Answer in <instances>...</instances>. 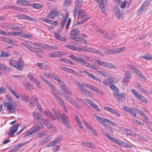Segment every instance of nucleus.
Instances as JSON below:
<instances>
[{"instance_id":"c85d7f7f","label":"nucleus","mask_w":152,"mask_h":152,"mask_svg":"<svg viewBox=\"0 0 152 152\" xmlns=\"http://www.w3.org/2000/svg\"><path fill=\"white\" fill-rule=\"evenodd\" d=\"M36 65L37 66L41 69L46 70L49 68V66L48 65L44 63H37Z\"/></svg>"},{"instance_id":"412c9836","label":"nucleus","mask_w":152,"mask_h":152,"mask_svg":"<svg viewBox=\"0 0 152 152\" xmlns=\"http://www.w3.org/2000/svg\"><path fill=\"white\" fill-rule=\"evenodd\" d=\"M86 104L87 103H89L90 105L94 108L96 109V111H100L101 110L97 106L96 104H94V102L88 99H86Z\"/></svg>"},{"instance_id":"c03bdc74","label":"nucleus","mask_w":152,"mask_h":152,"mask_svg":"<svg viewBox=\"0 0 152 152\" xmlns=\"http://www.w3.org/2000/svg\"><path fill=\"white\" fill-rule=\"evenodd\" d=\"M110 83H116L118 81V79L115 77L109 78Z\"/></svg>"},{"instance_id":"052dcab7","label":"nucleus","mask_w":152,"mask_h":152,"mask_svg":"<svg viewBox=\"0 0 152 152\" xmlns=\"http://www.w3.org/2000/svg\"><path fill=\"white\" fill-rule=\"evenodd\" d=\"M139 114L141 115L142 117L145 120H147L148 119V118L147 116L143 112L140 111V110L139 113H138Z\"/></svg>"},{"instance_id":"a878e982","label":"nucleus","mask_w":152,"mask_h":152,"mask_svg":"<svg viewBox=\"0 0 152 152\" xmlns=\"http://www.w3.org/2000/svg\"><path fill=\"white\" fill-rule=\"evenodd\" d=\"M53 36L57 40L62 41H66L65 38L62 37L60 34L56 32L54 33Z\"/></svg>"},{"instance_id":"5fc2aeb1","label":"nucleus","mask_w":152,"mask_h":152,"mask_svg":"<svg viewBox=\"0 0 152 152\" xmlns=\"http://www.w3.org/2000/svg\"><path fill=\"white\" fill-rule=\"evenodd\" d=\"M10 29L13 30H20V28L19 26L15 25L13 24H10Z\"/></svg>"},{"instance_id":"0eeeda50","label":"nucleus","mask_w":152,"mask_h":152,"mask_svg":"<svg viewBox=\"0 0 152 152\" xmlns=\"http://www.w3.org/2000/svg\"><path fill=\"white\" fill-rule=\"evenodd\" d=\"M79 30L78 29L75 28L72 29L71 32V39L75 40V41L80 43H85L87 42V41L82 38L80 37H74L79 34Z\"/></svg>"},{"instance_id":"a18cd8bd","label":"nucleus","mask_w":152,"mask_h":152,"mask_svg":"<svg viewBox=\"0 0 152 152\" xmlns=\"http://www.w3.org/2000/svg\"><path fill=\"white\" fill-rule=\"evenodd\" d=\"M72 2L71 0H65L63 4L64 7H68L71 5Z\"/></svg>"},{"instance_id":"37998d69","label":"nucleus","mask_w":152,"mask_h":152,"mask_svg":"<svg viewBox=\"0 0 152 152\" xmlns=\"http://www.w3.org/2000/svg\"><path fill=\"white\" fill-rule=\"evenodd\" d=\"M9 54L7 52L1 51L0 56L1 57L6 58L9 57Z\"/></svg>"},{"instance_id":"c9c22d12","label":"nucleus","mask_w":152,"mask_h":152,"mask_svg":"<svg viewBox=\"0 0 152 152\" xmlns=\"http://www.w3.org/2000/svg\"><path fill=\"white\" fill-rule=\"evenodd\" d=\"M14 10L17 11L23 12H27L28 10V8L26 7L21 8L17 7H14Z\"/></svg>"},{"instance_id":"4c0bfd02","label":"nucleus","mask_w":152,"mask_h":152,"mask_svg":"<svg viewBox=\"0 0 152 152\" xmlns=\"http://www.w3.org/2000/svg\"><path fill=\"white\" fill-rule=\"evenodd\" d=\"M85 98V99H83L78 98H76L75 99L76 101L79 104H83L85 105H86V99Z\"/></svg>"},{"instance_id":"49530a36","label":"nucleus","mask_w":152,"mask_h":152,"mask_svg":"<svg viewBox=\"0 0 152 152\" xmlns=\"http://www.w3.org/2000/svg\"><path fill=\"white\" fill-rule=\"evenodd\" d=\"M96 118H97L101 122H104L108 123L110 121V120L106 118H104L102 117L100 118V117L99 116H96Z\"/></svg>"},{"instance_id":"6e6d98bb","label":"nucleus","mask_w":152,"mask_h":152,"mask_svg":"<svg viewBox=\"0 0 152 152\" xmlns=\"http://www.w3.org/2000/svg\"><path fill=\"white\" fill-rule=\"evenodd\" d=\"M34 100L36 103V105L37 108L39 111H41L42 110V108L41 107L40 104L38 102L37 99L36 98H34Z\"/></svg>"},{"instance_id":"f704fd0d","label":"nucleus","mask_w":152,"mask_h":152,"mask_svg":"<svg viewBox=\"0 0 152 152\" xmlns=\"http://www.w3.org/2000/svg\"><path fill=\"white\" fill-rule=\"evenodd\" d=\"M102 35V36L106 39H112V37L108 34L106 31H101Z\"/></svg>"},{"instance_id":"4d7b16f0","label":"nucleus","mask_w":152,"mask_h":152,"mask_svg":"<svg viewBox=\"0 0 152 152\" xmlns=\"http://www.w3.org/2000/svg\"><path fill=\"white\" fill-rule=\"evenodd\" d=\"M146 8L143 6L142 5L140 8L137 11V14L139 15H140Z\"/></svg>"},{"instance_id":"aec40b11","label":"nucleus","mask_w":152,"mask_h":152,"mask_svg":"<svg viewBox=\"0 0 152 152\" xmlns=\"http://www.w3.org/2000/svg\"><path fill=\"white\" fill-rule=\"evenodd\" d=\"M59 69L67 72L72 73L75 75H77V72L75 70L67 67L60 66L59 67Z\"/></svg>"},{"instance_id":"a19ab883","label":"nucleus","mask_w":152,"mask_h":152,"mask_svg":"<svg viewBox=\"0 0 152 152\" xmlns=\"http://www.w3.org/2000/svg\"><path fill=\"white\" fill-rule=\"evenodd\" d=\"M8 89L9 92L12 94L16 98H19V96L16 94V92H15L13 89H12L9 86L8 87Z\"/></svg>"},{"instance_id":"39448f33","label":"nucleus","mask_w":152,"mask_h":152,"mask_svg":"<svg viewBox=\"0 0 152 152\" xmlns=\"http://www.w3.org/2000/svg\"><path fill=\"white\" fill-rule=\"evenodd\" d=\"M9 63L11 66L20 71L23 70L25 66V63L23 60L20 58L18 60L10 59L9 60Z\"/></svg>"},{"instance_id":"f257e3e1","label":"nucleus","mask_w":152,"mask_h":152,"mask_svg":"<svg viewBox=\"0 0 152 152\" xmlns=\"http://www.w3.org/2000/svg\"><path fill=\"white\" fill-rule=\"evenodd\" d=\"M52 110L53 112L54 115L49 111H45L44 114L50 118H52L54 120H56L59 118L61 116V119L63 123L67 129L70 130V127L69 124V121L67 116L64 114H62L61 115L60 113L57 110L53 109Z\"/></svg>"},{"instance_id":"cd10ccee","label":"nucleus","mask_w":152,"mask_h":152,"mask_svg":"<svg viewBox=\"0 0 152 152\" xmlns=\"http://www.w3.org/2000/svg\"><path fill=\"white\" fill-rule=\"evenodd\" d=\"M43 74L46 77L50 79H53L56 80L58 79V77L56 75L53 73L45 72Z\"/></svg>"},{"instance_id":"b1692460","label":"nucleus","mask_w":152,"mask_h":152,"mask_svg":"<svg viewBox=\"0 0 152 152\" xmlns=\"http://www.w3.org/2000/svg\"><path fill=\"white\" fill-rule=\"evenodd\" d=\"M95 1L99 3V5L102 12L103 14L105 13V10L104 8V5L103 1L102 0H94Z\"/></svg>"},{"instance_id":"f8f14e48","label":"nucleus","mask_w":152,"mask_h":152,"mask_svg":"<svg viewBox=\"0 0 152 152\" xmlns=\"http://www.w3.org/2000/svg\"><path fill=\"white\" fill-rule=\"evenodd\" d=\"M113 13L115 16L118 19L121 18L123 15V13L121 10L119 8L115 7L113 10Z\"/></svg>"},{"instance_id":"3c124183","label":"nucleus","mask_w":152,"mask_h":152,"mask_svg":"<svg viewBox=\"0 0 152 152\" xmlns=\"http://www.w3.org/2000/svg\"><path fill=\"white\" fill-rule=\"evenodd\" d=\"M32 7L34 8L39 9L42 7V5L38 3L33 4L32 5Z\"/></svg>"},{"instance_id":"603ef678","label":"nucleus","mask_w":152,"mask_h":152,"mask_svg":"<svg viewBox=\"0 0 152 152\" xmlns=\"http://www.w3.org/2000/svg\"><path fill=\"white\" fill-rule=\"evenodd\" d=\"M81 144L89 148H92L93 146V144H91L87 142H83Z\"/></svg>"},{"instance_id":"6ab92c4d","label":"nucleus","mask_w":152,"mask_h":152,"mask_svg":"<svg viewBox=\"0 0 152 152\" xmlns=\"http://www.w3.org/2000/svg\"><path fill=\"white\" fill-rule=\"evenodd\" d=\"M83 72L85 73L89 77L91 78V79L96 80V81L99 82V83H101L100 80L97 77L95 76L93 74L85 70H83Z\"/></svg>"},{"instance_id":"58836bf2","label":"nucleus","mask_w":152,"mask_h":152,"mask_svg":"<svg viewBox=\"0 0 152 152\" xmlns=\"http://www.w3.org/2000/svg\"><path fill=\"white\" fill-rule=\"evenodd\" d=\"M10 69L9 67H7L6 66L3 64H0V70L1 71H8Z\"/></svg>"},{"instance_id":"7c9ffc66","label":"nucleus","mask_w":152,"mask_h":152,"mask_svg":"<svg viewBox=\"0 0 152 152\" xmlns=\"http://www.w3.org/2000/svg\"><path fill=\"white\" fill-rule=\"evenodd\" d=\"M57 11L56 10H52L47 15L46 17L48 18L53 19L55 17H56Z\"/></svg>"},{"instance_id":"8fccbe9b","label":"nucleus","mask_w":152,"mask_h":152,"mask_svg":"<svg viewBox=\"0 0 152 152\" xmlns=\"http://www.w3.org/2000/svg\"><path fill=\"white\" fill-rule=\"evenodd\" d=\"M50 140V137H47L43 140L41 141L40 142V144L43 145L45 143L48 142Z\"/></svg>"},{"instance_id":"de8ad7c7","label":"nucleus","mask_w":152,"mask_h":152,"mask_svg":"<svg viewBox=\"0 0 152 152\" xmlns=\"http://www.w3.org/2000/svg\"><path fill=\"white\" fill-rule=\"evenodd\" d=\"M55 57H59L65 54L64 53L61 51L54 52Z\"/></svg>"},{"instance_id":"c756f323","label":"nucleus","mask_w":152,"mask_h":152,"mask_svg":"<svg viewBox=\"0 0 152 152\" xmlns=\"http://www.w3.org/2000/svg\"><path fill=\"white\" fill-rule=\"evenodd\" d=\"M126 47H123L120 48H117L113 49V54H118L124 51Z\"/></svg>"},{"instance_id":"ea45409f","label":"nucleus","mask_w":152,"mask_h":152,"mask_svg":"<svg viewBox=\"0 0 152 152\" xmlns=\"http://www.w3.org/2000/svg\"><path fill=\"white\" fill-rule=\"evenodd\" d=\"M8 89L9 92L12 94L16 98H19V96L16 94V92H15L13 89H12L9 86L8 87Z\"/></svg>"},{"instance_id":"393cba45","label":"nucleus","mask_w":152,"mask_h":152,"mask_svg":"<svg viewBox=\"0 0 152 152\" xmlns=\"http://www.w3.org/2000/svg\"><path fill=\"white\" fill-rule=\"evenodd\" d=\"M41 47V48L48 50H57L58 48V47L57 46H53L44 44H42Z\"/></svg>"},{"instance_id":"dca6fc26","label":"nucleus","mask_w":152,"mask_h":152,"mask_svg":"<svg viewBox=\"0 0 152 152\" xmlns=\"http://www.w3.org/2000/svg\"><path fill=\"white\" fill-rule=\"evenodd\" d=\"M43 127L42 124H38L37 123H35L33 124V127L31 128V132L33 134L35 132L39 131Z\"/></svg>"},{"instance_id":"20e7f679","label":"nucleus","mask_w":152,"mask_h":152,"mask_svg":"<svg viewBox=\"0 0 152 152\" xmlns=\"http://www.w3.org/2000/svg\"><path fill=\"white\" fill-rule=\"evenodd\" d=\"M33 117L34 119L37 121H39L40 122H43V123L47 126L50 131L52 132H55L56 131L55 128L53 125L49 122L47 120L43 119L40 115L38 113H34L33 114Z\"/></svg>"},{"instance_id":"4be33fe9","label":"nucleus","mask_w":152,"mask_h":152,"mask_svg":"<svg viewBox=\"0 0 152 152\" xmlns=\"http://www.w3.org/2000/svg\"><path fill=\"white\" fill-rule=\"evenodd\" d=\"M16 3L19 5L21 6H31L29 2L25 0H18Z\"/></svg>"},{"instance_id":"2eb2a0df","label":"nucleus","mask_w":152,"mask_h":152,"mask_svg":"<svg viewBox=\"0 0 152 152\" xmlns=\"http://www.w3.org/2000/svg\"><path fill=\"white\" fill-rule=\"evenodd\" d=\"M84 51L95 53L101 56H103L102 53L100 51L89 47H85L84 48Z\"/></svg>"},{"instance_id":"864d4df0","label":"nucleus","mask_w":152,"mask_h":152,"mask_svg":"<svg viewBox=\"0 0 152 152\" xmlns=\"http://www.w3.org/2000/svg\"><path fill=\"white\" fill-rule=\"evenodd\" d=\"M104 52L107 54H113V50L109 49L107 48H104Z\"/></svg>"},{"instance_id":"13d9d810","label":"nucleus","mask_w":152,"mask_h":152,"mask_svg":"<svg viewBox=\"0 0 152 152\" xmlns=\"http://www.w3.org/2000/svg\"><path fill=\"white\" fill-rule=\"evenodd\" d=\"M140 58L147 60H150L152 59L151 57L149 55H145L140 57Z\"/></svg>"},{"instance_id":"ddd939ff","label":"nucleus","mask_w":152,"mask_h":152,"mask_svg":"<svg viewBox=\"0 0 152 152\" xmlns=\"http://www.w3.org/2000/svg\"><path fill=\"white\" fill-rule=\"evenodd\" d=\"M129 67L131 69L133 72L136 73L139 77L145 80H146V77L143 76V75L139 70H138L136 68H135L133 66L131 65H130Z\"/></svg>"},{"instance_id":"774afa93","label":"nucleus","mask_w":152,"mask_h":152,"mask_svg":"<svg viewBox=\"0 0 152 152\" xmlns=\"http://www.w3.org/2000/svg\"><path fill=\"white\" fill-rule=\"evenodd\" d=\"M151 1V0H146L142 5L146 8L149 5Z\"/></svg>"},{"instance_id":"2f4dec72","label":"nucleus","mask_w":152,"mask_h":152,"mask_svg":"<svg viewBox=\"0 0 152 152\" xmlns=\"http://www.w3.org/2000/svg\"><path fill=\"white\" fill-rule=\"evenodd\" d=\"M68 17V13L67 12H66L64 15V17L63 21L61 23L60 27L61 28H62L64 27Z\"/></svg>"},{"instance_id":"a211bd4d","label":"nucleus","mask_w":152,"mask_h":152,"mask_svg":"<svg viewBox=\"0 0 152 152\" xmlns=\"http://www.w3.org/2000/svg\"><path fill=\"white\" fill-rule=\"evenodd\" d=\"M19 125V124H15L10 128V130L8 134V135L9 136H13L14 134L16 132L18 129Z\"/></svg>"},{"instance_id":"69168bd1","label":"nucleus","mask_w":152,"mask_h":152,"mask_svg":"<svg viewBox=\"0 0 152 152\" xmlns=\"http://www.w3.org/2000/svg\"><path fill=\"white\" fill-rule=\"evenodd\" d=\"M27 77H29L30 81L32 82L36 79L34 77L33 75L31 73L28 74L27 75Z\"/></svg>"},{"instance_id":"f03ea898","label":"nucleus","mask_w":152,"mask_h":152,"mask_svg":"<svg viewBox=\"0 0 152 152\" xmlns=\"http://www.w3.org/2000/svg\"><path fill=\"white\" fill-rule=\"evenodd\" d=\"M56 80L58 82L60 87L66 93V94L64 96L65 99L68 102L73 105L76 108L80 109V107L79 105L77 104L75 101L71 97L69 96H68V95H71L72 94V93L71 92L69 91V89L65 84L64 83L62 80H60L58 77V79H56Z\"/></svg>"},{"instance_id":"bf43d9fd","label":"nucleus","mask_w":152,"mask_h":152,"mask_svg":"<svg viewBox=\"0 0 152 152\" xmlns=\"http://www.w3.org/2000/svg\"><path fill=\"white\" fill-rule=\"evenodd\" d=\"M97 72L99 74L104 77H106L107 76V74L106 72L102 70H99Z\"/></svg>"},{"instance_id":"0e129e2a","label":"nucleus","mask_w":152,"mask_h":152,"mask_svg":"<svg viewBox=\"0 0 152 152\" xmlns=\"http://www.w3.org/2000/svg\"><path fill=\"white\" fill-rule=\"evenodd\" d=\"M130 79L128 78H124L122 81L123 85L126 86L127 85Z\"/></svg>"},{"instance_id":"9d476101","label":"nucleus","mask_w":152,"mask_h":152,"mask_svg":"<svg viewBox=\"0 0 152 152\" xmlns=\"http://www.w3.org/2000/svg\"><path fill=\"white\" fill-rule=\"evenodd\" d=\"M22 45L24 46L26 48L28 49L31 51L37 53H42V50L40 48H33L29 45L27 44L26 42H24L21 43Z\"/></svg>"},{"instance_id":"680f3d73","label":"nucleus","mask_w":152,"mask_h":152,"mask_svg":"<svg viewBox=\"0 0 152 152\" xmlns=\"http://www.w3.org/2000/svg\"><path fill=\"white\" fill-rule=\"evenodd\" d=\"M125 78H128L130 80L131 77V73L129 71H126L125 73Z\"/></svg>"},{"instance_id":"e433bc0d","label":"nucleus","mask_w":152,"mask_h":152,"mask_svg":"<svg viewBox=\"0 0 152 152\" xmlns=\"http://www.w3.org/2000/svg\"><path fill=\"white\" fill-rule=\"evenodd\" d=\"M83 2L82 0H76L75 1V11H76L77 8L80 7L82 5Z\"/></svg>"},{"instance_id":"09e8293b","label":"nucleus","mask_w":152,"mask_h":152,"mask_svg":"<svg viewBox=\"0 0 152 152\" xmlns=\"http://www.w3.org/2000/svg\"><path fill=\"white\" fill-rule=\"evenodd\" d=\"M64 47L67 48L71 50H75L76 47L73 45L70 44H66L64 46Z\"/></svg>"},{"instance_id":"5701e85b","label":"nucleus","mask_w":152,"mask_h":152,"mask_svg":"<svg viewBox=\"0 0 152 152\" xmlns=\"http://www.w3.org/2000/svg\"><path fill=\"white\" fill-rule=\"evenodd\" d=\"M88 88L102 95L104 94L103 92L102 91L99 90L97 88L90 84L89 85Z\"/></svg>"},{"instance_id":"7ed1b4c3","label":"nucleus","mask_w":152,"mask_h":152,"mask_svg":"<svg viewBox=\"0 0 152 152\" xmlns=\"http://www.w3.org/2000/svg\"><path fill=\"white\" fill-rule=\"evenodd\" d=\"M39 76L41 79L45 83H46L48 86L50 87L51 93L53 94V95L61 104V107L64 112L67 113V111L66 109L65 106L61 101L58 95V94L59 93V91L56 89L54 86L49 81L45 78L43 76H42L41 75H39Z\"/></svg>"},{"instance_id":"338daca9","label":"nucleus","mask_w":152,"mask_h":152,"mask_svg":"<svg viewBox=\"0 0 152 152\" xmlns=\"http://www.w3.org/2000/svg\"><path fill=\"white\" fill-rule=\"evenodd\" d=\"M124 133L129 135H131L132 132L130 130L126 128H124Z\"/></svg>"},{"instance_id":"4468645a","label":"nucleus","mask_w":152,"mask_h":152,"mask_svg":"<svg viewBox=\"0 0 152 152\" xmlns=\"http://www.w3.org/2000/svg\"><path fill=\"white\" fill-rule=\"evenodd\" d=\"M4 106L7 109V110L10 113H15V108L11 103L5 102Z\"/></svg>"},{"instance_id":"72a5a7b5","label":"nucleus","mask_w":152,"mask_h":152,"mask_svg":"<svg viewBox=\"0 0 152 152\" xmlns=\"http://www.w3.org/2000/svg\"><path fill=\"white\" fill-rule=\"evenodd\" d=\"M136 97L141 102H142L145 103H147L148 102L146 99L140 94H138Z\"/></svg>"},{"instance_id":"6e6552de","label":"nucleus","mask_w":152,"mask_h":152,"mask_svg":"<svg viewBox=\"0 0 152 152\" xmlns=\"http://www.w3.org/2000/svg\"><path fill=\"white\" fill-rule=\"evenodd\" d=\"M77 12L78 14V19L80 18L82 19L79 21H78L77 24L78 25L83 23L85 21L87 20L88 18L86 17V14L85 11L82 9H79L76 11Z\"/></svg>"},{"instance_id":"9b49d317","label":"nucleus","mask_w":152,"mask_h":152,"mask_svg":"<svg viewBox=\"0 0 152 152\" xmlns=\"http://www.w3.org/2000/svg\"><path fill=\"white\" fill-rule=\"evenodd\" d=\"M96 61L99 65L104 67L105 68H107L108 69H110L111 68L115 69V67L114 66L110 63L101 61L98 60H96Z\"/></svg>"},{"instance_id":"1a4fd4ad","label":"nucleus","mask_w":152,"mask_h":152,"mask_svg":"<svg viewBox=\"0 0 152 152\" xmlns=\"http://www.w3.org/2000/svg\"><path fill=\"white\" fill-rule=\"evenodd\" d=\"M77 84L78 86L79 90L86 96L91 98L93 96V95L91 92L84 88V87L81 84L80 82H77Z\"/></svg>"},{"instance_id":"473e14b6","label":"nucleus","mask_w":152,"mask_h":152,"mask_svg":"<svg viewBox=\"0 0 152 152\" xmlns=\"http://www.w3.org/2000/svg\"><path fill=\"white\" fill-rule=\"evenodd\" d=\"M23 99L26 102H28L31 106H33L34 105V103L28 96H25L23 97Z\"/></svg>"},{"instance_id":"f3484780","label":"nucleus","mask_w":152,"mask_h":152,"mask_svg":"<svg viewBox=\"0 0 152 152\" xmlns=\"http://www.w3.org/2000/svg\"><path fill=\"white\" fill-rule=\"evenodd\" d=\"M118 92H113L115 97L119 101H124L125 98V94L122 93H119Z\"/></svg>"},{"instance_id":"bb28decb","label":"nucleus","mask_w":152,"mask_h":152,"mask_svg":"<svg viewBox=\"0 0 152 152\" xmlns=\"http://www.w3.org/2000/svg\"><path fill=\"white\" fill-rule=\"evenodd\" d=\"M140 110L134 107H131L130 108L129 113L132 115H133L134 117H136V113H139Z\"/></svg>"},{"instance_id":"79ce46f5","label":"nucleus","mask_w":152,"mask_h":152,"mask_svg":"<svg viewBox=\"0 0 152 152\" xmlns=\"http://www.w3.org/2000/svg\"><path fill=\"white\" fill-rule=\"evenodd\" d=\"M75 119L78 126L82 129H83V128L82 127V125L78 117L75 116Z\"/></svg>"},{"instance_id":"e2e57ef3","label":"nucleus","mask_w":152,"mask_h":152,"mask_svg":"<svg viewBox=\"0 0 152 152\" xmlns=\"http://www.w3.org/2000/svg\"><path fill=\"white\" fill-rule=\"evenodd\" d=\"M110 88L114 91V92L119 91V90L113 85H110Z\"/></svg>"},{"instance_id":"423d86ee","label":"nucleus","mask_w":152,"mask_h":152,"mask_svg":"<svg viewBox=\"0 0 152 152\" xmlns=\"http://www.w3.org/2000/svg\"><path fill=\"white\" fill-rule=\"evenodd\" d=\"M103 134L109 140L114 143H115L123 147H126L128 148H132V146L129 145L128 143L118 139H115L111 137L106 132H105L103 133Z\"/></svg>"}]
</instances>
